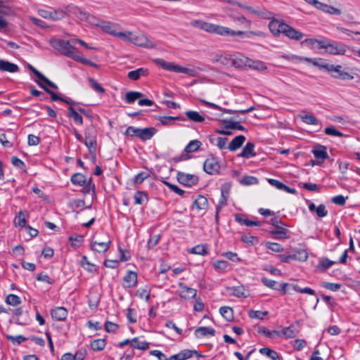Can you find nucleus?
<instances>
[{
	"label": "nucleus",
	"instance_id": "nucleus-1",
	"mask_svg": "<svg viewBox=\"0 0 360 360\" xmlns=\"http://www.w3.org/2000/svg\"><path fill=\"white\" fill-rule=\"evenodd\" d=\"M202 30H205L209 33H214L221 36H244L247 38H250L252 36H262V33L261 32H255V31H235L227 27H224L219 25H215L213 23H210L205 22Z\"/></svg>",
	"mask_w": 360,
	"mask_h": 360
},
{
	"label": "nucleus",
	"instance_id": "nucleus-2",
	"mask_svg": "<svg viewBox=\"0 0 360 360\" xmlns=\"http://www.w3.org/2000/svg\"><path fill=\"white\" fill-rule=\"evenodd\" d=\"M53 48L58 51L61 54L76 60L79 55L77 49L70 44V41L53 38L49 41Z\"/></svg>",
	"mask_w": 360,
	"mask_h": 360
},
{
	"label": "nucleus",
	"instance_id": "nucleus-3",
	"mask_svg": "<svg viewBox=\"0 0 360 360\" xmlns=\"http://www.w3.org/2000/svg\"><path fill=\"white\" fill-rule=\"evenodd\" d=\"M154 63L162 69L168 71L185 73L191 77H195L197 75V72L194 69L181 67L174 63L167 62L162 58L154 59Z\"/></svg>",
	"mask_w": 360,
	"mask_h": 360
},
{
	"label": "nucleus",
	"instance_id": "nucleus-4",
	"mask_svg": "<svg viewBox=\"0 0 360 360\" xmlns=\"http://www.w3.org/2000/svg\"><path fill=\"white\" fill-rule=\"evenodd\" d=\"M331 77L341 80H352L354 77L347 72L342 66L340 65H330L327 71Z\"/></svg>",
	"mask_w": 360,
	"mask_h": 360
},
{
	"label": "nucleus",
	"instance_id": "nucleus-5",
	"mask_svg": "<svg viewBox=\"0 0 360 360\" xmlns=\"http://www.w3.org/2000/svg\"><path fill=\"white\" fill-rule=\"evenodd\" d=\"M128 41L143 48L153 49L156 47V44L144 34L131 36L128 39Z\"/></svg>",
	"mask_w": 360,
	"mask_h": 360
},
{
	"label": "nucleus",
	"instance_id": "nucleus-6",
	"mask_svg": "<svg viewBox=\"0 0 360 360\" xmlns=\"http://www.w3.org/2000/svg\"><path fill=\"white\" fill-rule=\"evenodd\" d=\"M220 168L221 167L217 159L212 155L206 159L203 165L204 171L212 175L219 174Z\"/></svg>",
	"mask_w": 360,
	"mask_h": 360
},
{
	"label": "nucleus",
	"instance_id": "nucleus-7",
	"mask_svg": "<svg viewBox=\"0 0 360 360\" xmlns=\"http://www.w3.org/2000/svg\"><path fill=\"white\" fill-rule=\"evenodd\" d=\"M176 179L179 184L186 186L196 185L199 180L198 177L195 175L185 174L181 172L177 173Z\"/></svg>",
	"mask_w": 360,
	"mask_h": 360
},
{
	"label": "nucleus",
	"instance_id": "nucleus-8",
	"mask_svg": "<svg viewBox=\"0 0 360 360\" xmlns=\"http://www.w3.org/2000/svg\"><path fill=\"white\" fill-rule=\"evenodd\" d=\"M237 6L245 9L248 13L253 14L257 17H261L266 19H270L272 16V13L266 9H259V8H253L252 6H245L241 3H237Z\"/></svg>",
	"mask_w": 360,
	"mask_h": 360
},
{
	"label": "nucleus",
	"instance_id": "nucleus-9",
	"mask_svg": "<svg viewBox=\"0 0 360 360\" xmlns=\"http://www.w3.org/2000/svg\"><path fill=\"white\" fill-rule=\"evenodd\" d=\"M347 51V46L339 41H330L326 52L332 55H344Z\"/></svg>",
	"mask_w": 360,
	"mask_h": 360
},
{
	"label": "nucleus",
	"instance_id": "nucleus-10",
	"mask_svg": "<svg viewBox=\"0 0 360 360\" xmlns=\"http://www.w3.org/2000/svg\"><path fill=\"white\" fill-rule=\"evenodd\" d=\"M229 18L231 20L238 26H240L243 28H250L251 27V21L248 20L244 15L240 13H238L236 12H231L229 14Z\"/></svg>",
	"mask_w": 360,
	"mask_h": 360
},
{
	"label": "nucleus",
	"instance_id": "nucleus-11",
	"mask_svg": "<svg viewBox=\"0 0 360 360\" xmlns=\"http://www.w3.org/2000/svg\"><path fill=\"white\" fill-rule=\"evenodd\" d=\"M94 129L89 127L85 131V141L84 144L89 148L90 152L96 151V141L94 136Z\"/></svg>",
	"mask_w": 360,
	"mask_h": 360
},
{
	"label": "nucleus",
	"instance_id": "nucleus-12",
	"mask_svg": "<svg viewBox=\"0 0 360 360\" xmlns=\"http://www.w3.org/2000/svg\"><path fill=\"white\" fill-rule=\"evenodd\" d=\"M311 153L318 160V164H321L325 160L329 158L327 153V148L322 145H318L313 148Z\"/></svg>",
	"mask_w": 360,
	"mask_h": 360
},
{
	"label": "nucleus",
	"instance_id": "nucleus-13",
	"mask_svg": "<svg viewBox=\"0 0 360 360\" xmlns=\"http://www.w3.org/2000/svg\"><path fill=\"white\" fill-rule=\"evenodd\" d=\"M193 354H196L198 357H202V355L196 350L184 349L178 354L172 355L167 360H186L192 357Z\"/></svg>",
	"mask_w": 360,
	"mask_h": 360
},
{
	"label": "nucleus",
	"instance_id": "nucleus-14",
	"mask_svg": "<svg viewBox=\"0 0 360 360\" xmlns=\"http://www.w3.org/2000/svg\"><path fill=\"white\" fill-rule=\"evenodd\" d=\"M179 286L181 288L179 293L181 298L187 300L193 299L197 295V290L192 288H189L183 283H179Z\"/></svg>",
	"mask_w": 360,
	"mask_h": 360
},
{
	"label": "nucleus",
	"instance_id": "nucleus-15",
	"mask_svg": "<svg viewBox=\"0 0 360 360\" xmlns=\"http://www.w3.org/2000/svg\"><path fill=\"white\" fill-rule=\"evenodd\" d=\"M123 287L125 288H134L137 284V274L135 271H127L123 278Z\"/></svg>",
	"mask_w": 360,
	"mask_h": 360
},
{
	"label": "nucleus",
	"instance_id": "nucleus-16",
	"mask_svg": "<svg viewBox=\"0 0 360 360\" xmlns=\"http://www.w3.org/2000/svg\"><path fill=\"white\" fill-rule=\"evenodd\" d=\"M68 311L63 307H57L51 309V315L53 319L57 321H65L68 316Z\"/></svg>",
	"mask_w": 360,
	"mask_h": 360
},
{
	"label": "nucleus",
	"instance_id": "nucleus-17",
	"mask_svg": "<svg viewBox=\"0 0 360 360\" xmlns=\"http://www.w3.org/2000/svg\"><path fill=\"white\" fill-rule=\"evenodd\" d=\"M283 34H284L286 37H289L291 39L299 41L303 37V34L298 30L294 29L292 27L285 25L284 27V30L283 31Z\"/></svg>",
	"mask_w": 360,
	"mask_h": 360
},
{
	"label": "nucleus",
	"instance_id": "nucleus-18",
	"mask_svg": "<svg viewBox=\"0 0 360 360\" xmlns=\"http://www.w3.org/2000/svg\"><path fill=\"white\" fill-rule=\"evenodd\" d=\"M255 144L252 142H248L243 148L242 151L238 155V157L249 159L256 155L255 152Z\"/></svg>",
	"mask_w": 360,
	"mask_h": 360
},
{
	"label": "nucleus",
	"instance_id": "nucleus-19",
	"mask_svg": "<svg viewBox=\"0 0 360 360\" xmlns=\"http://www.w3.org/2000/svg\"><path fill=\"white\" fill-rule=\"evenodd\" d=\"M110 243V240L102 242L95 240L91 242V248L94 252H105L109 249Z\"/></svg>",
	"mask_w": 360,
	"mask_h": 360
},
{
	"label": "nucleus",
	"instance_id": "nucleus-20",
	"mask_svg": "<svg viewBox=\"0 0 360 360\" xmlns=\"http://www.w3.org/2000/svg\"><path fill=\"white\" fill-rule=\"evenodd\" d=\"M285 25L286 23L281 22L278 20H273L269 22V28L271 32L276 36L281 33H283Z\"/></svg>",
	"mask_w": 360,
	"mask_h": 360
},
{
	"label": "nucleus",
	"instance_id": "nucleus-21",
	"mask_svg": "<svg viewBox=\"0 0 360 360\" xmlns=\"http://www.w3.org/2000/svg\"><path fill=\"white\" fill-rule=\"evenodd\" d=\"M245 136L243 135H238L236 136L228 145L227 148L231 151L234 152L239 149L244 142L245 141Z\"/></svg>",
	"mask_w": 360,
	"mask_h": 360
},
{
	"label": "nucleus",
	"instance_id": "nucleus-22",
	"mask_svg": "<svg viewBox=\"0 0 360 360\" xmlns=\"http://www.w3.org/2000/svg\"><path fill=\"white\" fill-rule=\"evenodd\" d=\"M18 70L19 68L16 64L0 59V71L13 73Z\"/></svg>",
	"mask_w": 360,
	"mask_h": 360
},
{
	"label": "nucleus",
	"instance_id": "nucleus-23",
	"mask_svg": "<svg viewBox=\"0 0 360 360\" xmlns=\"http://www.w3.org/2000/svg\"><path fill=\"white\" fill-rule=\"evenodd\" d=\"M65 13L69 14H73L76 17H77L79 20L80 18H85V11L82 10L81 8L74 5L69 4L65 6Z\"/></svg>",
	"mask_w": 360,
	"mask_h": 360
},
{
	"label": "nucleus",
	"instance_id": "nucleus-24",
	"mask_svg": "<svg viewBox=\"0 0 360 360\" xmlns=\"http://www.w3.org/2000/svg\"><path fill=\"white\" fill-rule=\"evenodd\" d=\"M316 8L331 15H340L342 13L340 9L321 2L319 3V6H317Z\"/></svg>",
	"mask_w": 360,
	"mask_h": 360
},
{
	"label": "nucleus",
	"instance_id": "nucleus-25",
	"mask_svg": "<svg viewBox=\"0 0 360 360\" xmlns=\"http://www.w3.org/2000/svg\"><path fill=\"white\" fill-rule=\"evenodd\" d=\"M148 75V70L144 68H140L135 70H132L128 72L127 77L133 80H138L141 76H147Z\"/></svg>",
	"mask_w": 360,
	"mask_h": 360
},
{
	"label": "nucleus",
	"instance_id": "nucleus-26",
	"mask_svg": "<svg viewBox=\"0 0 360 360\" xmlns=\"http://www.w3.org/2000/svg\"><path fill=\"white\" fill-rule=\"evenodd\" d=\"M156 133V129L153 127L139 129V138L142 141L150 139Z\"/></svg>",
	"mask_w": 360,
	"mask_h": 360
},
{
	"label": "nucleus",
	"instance_id": "nucleus-27",
	"mask_svg": "<svg viewBox=\"0 0 360 360\" xmlns=\"http://www.w3.org/2000/svg\"><path fill=\"white\" fill-rule=\"evenodd\" d=\"M329 41L328 40H319L316 39H306L304 41H303L302 43H306L309 45H311L314 46L316 44H318L317 47L319 49H325L326 51L328 49V45L329 44Z\"/></svg>",
	"mask_w": 360,
	"mask_h": 360
},
{
	"label": "nucleus",
	"instance_id": "nucleus-28",
	"mask_svg": "<svg viewBox=\"0 0 360 360\" xmlns=\"http://www.w3.org/2000/svg\"><path fill=\"white\" fill-rule=\"evenodd\" d=\"M195 337L199 338L206 335L214 336L215 335V330L210 327H199L195 330Z\"/></svg>",
	"mask_w": 360,
	"mask_h": 360
},
{
	"label": "nucleus",
	"instance_id": "nucleus-29",
	"mask_svg": "<svg viewBox=\"0 0 360 360\" xmlns=\"http://www.w3.org/2000/svg\"><path fill=\"white\" fill-rule=\"evenodd\" d=\"M192 206L193 208L195 207L199 210H206L208 207L207 199L203 195H198L194 200Z\"/></svg>",
	"mask_w": 360,
	"mask_h": 360
},
{
	"label": "nucleus",
	"instance_id": "nucleus-30",
	"mask_svg": "<svg viewBox=\"0 0 360 360\" xmlns=\"http://www.w3.org/2000/svg\"><path fill=\"white\" fill-rule=\"evenodd\" d=\"M223 122L225 124L224 128L226 129L246 131V129L238 122H234L231 120H223Z\"/></svg>",
	"mask_w": 360,
	"mask_h": 360
},
{
	"label": "nucleus",
	"instance_id": "nucleus-31",
	"mask_svg": "<svg viewBox=\"0 0 360 360\" xmlns=\"http://www.w3.org/2000/svg\"><path fill=\"white\" fill-rule=\"evenodd\" d=\"M26 214H27V212L25 210H20L17 215L15 217L14 219V224L16 226L19 227H25L26 224Z\"/></svg>",
	"mask_w": 360,
	"mask_h": 360
},
{
	"label": "nucleus",
	"instance_id": "nucleus-32",
	"mask_svg": "<svg viewBox=\"0 0 360 360\" xmlns=\"http://www.w3.org/2000/svg\"><path fill=\"white\" fill-rule=\"evenodd\" d=\"M34 70V71L33 72V74L38 78L37 81H39L43 84L44 83L54 89H58V86L56 84H54L53 82L50 81L43 74H41L39 70ZM35 82H37V80H35Z\"/></svg>",
	"mask_w": 360,
	"mask_h": 360
},
{
	"label": "nucleus",
	"instance_id": "nucleus-33",
	"mask_svg": "<svg viewBox=\"0 0 360 360\" xmlns=\"http://www.w3.org/2000/svg\"><path fill=\"white\" fill-rule=\"evenodd\" d=\"M34 70V71L33 72V74L38 78L37 81H39L43 84L44 83L54 89H58V86L56 84H54L53 82L50 81L43 74H41L39 70ZM35 82H37V80H35Z\"/></svg>",
	"mask_w": 360,
	"mask_h": 360
},
{
	"label": "nucleus",
	"instance_id": "nucleus-34",
	"mask_svg": "<svg viewBox=\"0 0 360 360\" xmlns=\"http://www.w3.org/2000/svg\"><path fill=\"white\" fill-rule=\"evenodd\" d=\"M304 61L311 63L314 66L318 67L321 70H325L326 72L329 68L330 64L326 63L322 60L321 58H304Z\"/></svg>",
	"mask_w": 360,
	"mask_h": 360
},
{
	"label": "nucleus",
	"instance_id": "nucleus-35",
	"mask_svg": "<svg viewBox=\"0 0 360 360\" xmlns=\"http://www.w3.org/2000/svg\"><path fill=\"white\" fill-rule=\"evenodd\" d=\"M106 345V341L104 338H99L94 340L91 342L90 346L93 351L100 352L102 351Z\"/></svg>",
	"mask_w": 360,
	"mask_h": 360
},
{
	"label": "nucleus",
	"instance_id": "nucleus-36",
	"mask_svg": "<svg viewBox=\"0 0 360 360\" xmlns=\"http://www.w3.org/2000/svg\"><path fill=\"white\" fill-rule=\"evenodd\" d=\"M250 62H252V60L246 57L236 58H232L231 65L238 68H242L244 66H248V64Z\"/></svg>",
	"mask_w": 360,
	"mask_h": 360
},
{
	"label": "nucleus",
	"instance_id": "nucleus-37",
	"mask_svg": "<svg viewBox=\"0 0 360 360\" xmlns=\"http://www.w3.org/2000/svg\"><path fill=\"white\" fill-rule=\"evenodd\" d=\"M185 115L188 119L195 122L200 123L205 120V117L197 111L188 110L185 112Z\"/></svg>",
	"mask_w": 360,
	"mask_h": 360
},
{
	"label": "nucleus",
	"instance_id": "nucleus-38",
	"mask_svg": "<svg viewBox=\"0 0 360 360\" xmlns=\"http://www.w3.org/2000/svg\"><path fill=\"white\" fill-rule=\"evenodd\" d=\"M131 347L133 349L147 350L149 348V343L145 341L141 342L138 338H134L131 340Z\"/></svg>",
	"mask_w": 360,
	"mask_h": 360
},
{
	"label": "nucleus",
	"instance_id": "nucleus-39",
	"mask_svg": "<svg viewBox=\"0 0 360 360\" xmlns=\"http://www.w3.org/2000/svg\"><path fill=\"white\" fill-rule=\"evenodd\" d=\"M221 315L227 321H231L233 320V310L230 307H221L219 309Z\"/></svg>",
	"mask_w": 360,
	"mask_h": 360
},
{
	"label": "nucleus",
	"instance_id": "nucleus-40",
	"mask_svg": "<svg viewBox=\"0 0 360 360\" xmlns=\"http://www.w3.org/2000/svg\"><path fill=\"white\" fill-rule=\"evenodd\" d=\"M100 27H101L104 32L110 34H112L113 36L115 34L116 24L115 23L110 22H105L103 20L101 22Z\"/></svg>",
	"mask_w": 360,
	"mask_h": 360
},
{
	"label": "nucleus",
	"instance_id": "nucleus-41",
	"mask_svg": "<svg viewBox=\"0 0 360 360\" xmlns=\"http://www.w3.org/2000/svg\"><path fill=\"white\" fill-rule=\"evenodd\" d=\"M202 143L198 140L191 141L185 147L184 151L186 153H193L197 151L201 146Z\"/></svg>",
	"mask_w": 360,
	"mask_h": 360
},
{
	"label": "nucleus",
	"instance_id": "nucleus-42",
	"mask_svg": "<svg viewBox=\"0 0 360 360\" xmlns=\"http://www.w3.org/2000/svg\"><path fill=\"white\" fill-rule=\"evenodd\" d=\"M134 203L136 205H142L148 200V195L145 191H137L134 194Z\"/></svg>",
	"mask_w": 360,
	"mask_h": 360
},
{
	"label": "nucleus",
	"instance_id": "nucleus-43",
	"mask_svg": "<svg viewBox=\"0 0 360 360\" xmlns=\"http://www.w3.org/2000/svg\"><path fill=\"white\" fill-rule=\"evenodd\" d=\"M292 255V259L297 260L300 262H304L308 259V253L305 250L303 249H297L294 250V254Z\"/></svg>",
	"mask_w": 360,
	"mask_h": 360
},
{
	"label": "nucleus",
	"instance_id": "nucleus-44",
	"mask_svg": "<svg viewBox=\"0 0 360 360\" xmlns=\"http://www.w3.org/2000/svg\"><path fill=\"white\" fill-rule=\"evenodd\" d=\"M68 115L70 117L72 118V120L77 124L82 125L83 124V118L81 115L78 113V112L72 106H69L68 109Z\"/></svg>",
	"mask_w": 360,
	"mask_h": 360
},
{
	"label": "nucleus",
	"instance_id": "nucleus-45",
	"mask_svg": "<svg viewBox=\"0 0 360 360\" xmlns=\"http://www.w3.org/2000/svg\"><path fill=\"white\" fill-rule=\"evenodd\" d=\"M88 180L85 178V176L81 173H75L71 177V182L74 185L82 186L86 184V182Z\"/></svg>",
	"mask_w": 360,
	"mask_h": 360
},
{
	"label": "nucleus",
	"instance_id": "nucleus-46",
	"mask_svg": "<svg viewBox=\"0 0 360 360\" xmlns=\"http://www.w3.org/2000/svg\"><path fill=\"white\" fill-rule=\"evenodd\" d=\"M259 352L263 355L267 356L272 360H281V358H280L278 354L276 351H274L270 348H268V347L261 348L259 349Z\"/></svg>",
	"mask_w": 360,
	"mask_h": 360
},
{
	"label": "nucleus",
	"instance_id": "nucleus-47",
	"mask_svg": "<svg viewBox=\"0 0 360 360\" xmlns=\"http://www.w3.org/2000/svg\"><path fill=\"white\" fill-rule=\"evenodd\" d=\"M270 233L274 236L275 239H284L289 238L288 236V231L283 226H281V229L278 230H272Z\"/></svg>",
	"mask_w": 360,
	"mask_h": 360
},
{
	"label": "nucleus",
	"instance_id": "nucleus-48",
	"mask_svg": "<svg viewBox=\"0 0 360 360\" xmlns=\"http://www.w3.org/2000/svg\"><path fill=\"white\" fill-rule=\"evenodd\" d=\"M143 96V94L139 91H129L125 94V99L127 103H133L137 99L141 98Z\"/></svg>",
	"mask_w": 360,
	"mask_h": 360
},
{
	"label": "nucleus",
	"instance_id": "nucleus-49",
	"mask_svg": "<svg viewBox=\"0 0 360 360\" xmlns=\"http://www.w3.org/2000/svg\"><path fill=\"white\" fill-rule=\"evenodd\" d=\"M300 117L302 122L307 124L317 125L319 124V120L312 114L303 113L300 115Z\"/></svg>",
	"mask_w": 360,
	"mask_h": 360
},
{
	"label": "nucleus",
	"instance_id": "nucleus-50",
	"mask_svg": "<svg viewBox=\"0 0 360 360\" xmlns=\"http://www.w3.org/2000/svg\"><path fill=\"white\" fill-rule=\"evenodd\" d=\"M175 120H186L183 117H173V116H162L159 117V121L162 125H170Z\"/></svg>",
	"mask_w": 360,
	"mask_h": 360
},
{
	"label": "nucleus",
	"instance_id": "nucleus-51",
	"mask_svg": "<svg viewBox=\"0 0 360 360\" xmlns=\"http://www.w3.org/2000/svg\"><path fill=\"white\" fill-rule=\"evenodd\" d=\"M280 332L281 335H285L287 338H293L298 333V330H296L293 326L285 327Z\"/></svg>",
	"mask_w": 360,
	"mask_h": 360
},
{
	"label": "nucleus",
	"instance_id": "nucleus-52",
	"mask_svg": "<svg viewBox=\"0 0 360 360\" xmlns=\"http://www.w3.org/2000/svg\"><path fill=\"white\" fill-rule=\"evenodd\" d=\"M290 288L297 292H300V293H306V294H309V295H316V292H315V290L310 288H308V287H305V288H301L299 285H297V283H292V285H290Z\"/></svg>",
	"mask_w": 360,
	"mask_h": 360
},
{
	"label": "nucleus",
	"instance_id": "nucleus-53",
	"mask_svg": "<svg viewBox=\"0 0 360 360\" xmlns=\"http://www.w3.org/2000/svg\"><path fill=\"white\" fill-rule=\"evenodd\" d=\"M85 15V18H80L81 20L87 21L90 24H91L92 25H94V26H98V27L101 26V22L103 20L97 18L94 15H92L89 14V13L86 12V11H85V15Z\"/></svg>",
	"mask_w": 360,
	"mask_h": 360
},
{
	"label": "nucleus",
	"instance_id": "nucleus-54",
	"mask_svg": "<svg viewBox=\"0 0 360 360\" xmlns=\"http://www.w3.org/2000/svg\"><path fill=\"white\" fill-rule=\"evenodd\" d=\"M228 290H231V295L237 297H246L245 294V289L243 286H233L228 288Z\"/></svg>",
	"mask_w": 360,
	"mask_h": 360
},
{
	"label": "nucleus",
	"instance_id": "nucleus-55",
	"mask_svg": "<svg viewBox=\"0 0 360 360\" xmlns=\"http://www.w3.org/2000/svg\"><path fill=\"white\" fill-rule=\"evenodd\" d=\"M259 183L257 177L252 176H244L240 180V184L243 186L255 185Z\"/></svg>",
	"mask_w": 360,
	"mask_h": 360
},
{
	"label": "nucleus",
	"instance_id": "nucleus-56",
	"mask_svg": "<svg viewBox=\"0 0 360 360\" xmlns=\"http://www.w3.org/2000/svg\"><path fill=\"white\" fill-rule=\"evenodd\" d=\"M221 198L218 202V205H217L219 206V207H222L223 206L226 205L229 196V189L225 186H222L221 188Z\"/></svg>",
	"mask_w": 360,
	"mask_h": 360
},
{
	"label": "nucleus",
	"instance_id": "nucleus-57",
	"mask_svg": "<svg viewBox=\"0 0 360 360\" xmlns=\"http://www.w3.org/2000/svg\"><path fill=\"white\" fill-rule=\"evenodd\" d=\"M5 302L8 305L18 306L21 303V300L18 295L10 294L6 296Z\"/></svg>",
	"mask_w": 360,
	"mask_h": 360
},
{
	"label": "nucleus",
	"instance_id": "nucleus-58",
	"mask_svg": "<svg viewBox=\"0 0 360 360\" xmlns=\"http://www.w3.org/2000/svg\"><path fill=\"white\" fill-rule=\"evenodd\" d=\"M88 81H89V85L94 91H96L98 93H101V94H104L105 92V89L103 88L101 86V85L94 78L89 77Z\"/></svg>",
	"mask_w": 360,
	"mask_h": 360
},
{
	"label": "nucleus",
	"instance_id": "nucleus-59",
	"mask_svg": "<svg viewBox=\"0 0 360 360\" xmlns=\"http://www.w3.org/2000/svg\"><path fill=\"white\" fill-rule=\"evenodd\" d=\"M37 83L41 88H42L46 93H48L51 96V98L53 101H61V99H63L62 97L59 96L56 93H54L53 91L48 89L44 84H43L39 81H37Z\"/></svg>",
	"mask_w": 360,
	"mask_h": 360
},
{
	"label": "nucleus",
	"instance_id": "nucleus-60",
	"mask_svg": "<svg viewBox=\"0 0 360 360\" xmlns=\"http://www.w3.org/2000/svg\"><path fill=\"white\" fill-rule=\"evenodd\" d=\"M84 188L82 190V192L84 194H89L91 191L95 193L96 186L95 184L92 182V178H89L88 181L84 184Z\"/></svg>",
	"mask_w": 360,
	"mask_h": 360
},
{
	"label": "nucleus",
	"instance_id": "nucleus-61",
	"mask_svg": "<svg viewBox=\"0 0 360 360\" xmlns=\"http://www.w3.org/2000/svg\"><path fill=\"white\" fill-rule=\"evenodd\" d=\"M265 247L267 249L271 250V251L275 252H281L283 250V248L281 246V245L277 243L266 242Z\"/></svg>",
	"mask_w": 360,
	"mask_h": 360
},
{
	"label": "nucleus",
	"instance_id": "nucleus-62",
	"mask_svg": "<svg viewBox=\"0 0 360 360\" xmlns=\"http://www.w3.org/2000/svg\"><path fill=\"white\" fill-rule=\"evenodd\" d=\"M136 295L148 302L150 299V290L147 288H139L136 290Z\"/></svg>",
	"mask_w": 360,
	"mask_h": 360
},
{
	"label": "nucleus",
	"instance_id": "nucleus-63",
	"mask_svg": "<svg viewBox=\"0 0 360 360\" xmlns=\"http://www.w3.org/2000/svg\"><path fill=\"white\" fill-rule=\"evenodd\" d=\"M231 58L224 55L216 56L215 57V61L223 65H231Z\"/></svg>",
	"mask_w": 360,
	"mask_h": 360
},
{
	"label": "nucleus",
	"instance_id": "nucleus-64",
	"mask_svg": "<svg viewBox=\"0 0 360 360\" xmlns=\"http://www.w3.org/2000/svg\"><path fill=\"white\" fill-rule=\"evenodd\" d=\"M321 286L327 290L335 292L340 289L341 284L330 282H323L321 283Z\"/></svg>",
	"mask_w": 360,
	"mask_h": 360
}]
</instances>
